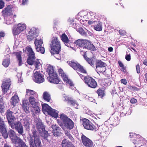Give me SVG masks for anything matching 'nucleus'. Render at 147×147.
<instances>
[{
  "label": "nucleus",
  "mask_w": 147,
  "mask_h": 147,
  "mask_svg": "<svg viewBox=\"0 0 147 147\" xmlns=\"http://www.w3.org/2000/svg\"><path fill=\"white\" fill-rule=\"evenodd\" d=\"M96 92L98 94V96L100 98H102L104 97L105 95V89L102 88H100L98 89Z\"/></svg>",
  "instance_id": "nucleus-27"
},
{
  "label": "nucleus",
  "mask_w": 147,
  "mask_h": 147,
  "mask_svg": "<svg viewBox=\"0 0 147 147\" xmlns=\"http://www.w3.org/2000/svg\"><path fill=\"white\" fill-rule=\"evenodd\" d=\"M42 96L44 100L48 102L50 101L51 99V95L48 92H44Z\"/></svg>",
  "instance_id": "nucleus-29"
},
{
  "label": "nucleus",
  "mask_w": 147,
  "mask_h": 147,
  "mask_svg": "<svg viewBox=\"0 0 147 147\" xmlns=\"http://www.w3.org/2000/svg\"><path fill=\"white\" fill-rule=\"evenodd\" d=\"M119 34L122 36L126 35V32L125 30H120L119 31Z\"/></svg>",
  "instance_id": "nucleus-54"
},
{
  "label": "nucleus",
  "mask_w": 147,
  "mask_h": 147,
  "mask_svg": "<svg viewBox=\"0 0 147 147\" xmlns=\"http://www.w3.org/2000/svg\"><path fill=\"white\" fill-rule=\"evenodd\" d=\"M82 124L84 128L87 130L96 131L99 129L98 126H95L90 120L86 118L83 119Z\"/></svg>",
  "instance_id": "nucleus-3"
},
{
  "label": "nucleus",
  "mask_w": 147,
  "mask_h": 147,
  "mask_svg": "<svg viewBox=\"0 0 147 147\" xmlns=\"http://www.w3.org/2000/svg\"><path fill=\"white\" fill-rule=\"evenodd\" d=\"M58 72L59 74L61 75V76H62V75H64V74H65L63 70L61 69H58Z\"/></svg>",
  "instance_id": "nucleus-55"
},
{
  "label": "nucleus",
  "mask_w": 147,
  "mask_h": 147,
  "mask_svg": "<svg viewBox=\"0 0 147 147\" xmlns=\"http://www.w3.org/2000/svg\"><path fill=\"white\" fill-rule=\"evenodd\" d=\"M28 119L29 118L28 117H26L24 119V126L27 130H29L30 128V123L28 121Z\"/></svg>",
  "instance_id": "nucleus-33"
},
{
  "label": "nucleus",
  "mask_w": 147,
  "mask_h": 147,
  "mask_svg": "<svg viewBox=\"0 0 147 147\" xmlns=\"http://www.w3.org/2000/svg\"><path fill=\"white\" fill-rule=\"evenodd\" d=\"M61 46L60 42L57 40V38H56V54H59L61 51Z\"/></svg>",
  "instance_id": "nucleus-26"
},
{
  "label": "nucleus",
  "mask_w": 147,
  "mask_h": 147,
  "mask_svg": "<svg viewBox=\"0 0 147 147\" xmlns=\"http://www.w3.org/2000/svg\"><path fill=\"white\" fill-rule=\"evenodd\" d=\"M11 81L10 79H8L5 81L3 82V83L1 87L2 90L4 94L7 92V91L9 89V87L11 84Z\"/></svg>",
  "instance_id": "nucleus-19"
},
{
  "label": "nucleus",
  "mask_w": 147,
  "mask_h": 147,
  "mask_svg": "<svg viewBox=\"0 0 147 147\" xmlns=\"http://www.w3.org/2000/svg\"><path fill=\"white\" fill-rule=\"evenodd\" d=\"M31 105V110H32L39 106V104L38 102H36L34 103H33Z\"/></svg>",
  "instance_id": "nucleus-52"
},
{
  "label": "nucleus",
  "mask_w": 147,
  "mask_h": 147,
  "mask_svg": "<svg viewBox=\"0 0 147 147\" xmlns=\"http://www.w3.org/2000/svg\"><path fill=\"white\" fill-rule=\"evenodd\" d=\"M69 25L71 26L72 27L75 29L77 28L76 24L75 23H74L73 20H70L69 21Z\"/></svg>",
  "instance_id": "nucleus-47"
},
{
  "label": "nucleus",
  "mask_w": 147,
  "mask_h": 147,
  "mask_svg": "<svg viewBox=\"0 0 147 147\" xmlns=\"http://www.w3.org/2000/svg\"><path fill=\"white\" fill-rule=\"evenodd\" d=\"M62 76H61V77H62L63 81L66 83L70 80L68 79V77L66 75H63Z\"/></svg>",
  "instance_id": "nucleus-51"
},
{
  "label": "nucleus",
  "mask_w": 147,
  "mask_h": 147,
  "mask_svg": "<svg viewBox=\"0 0 147 147\" xmlns=\"http://www.w3.org/2000/svg\"><path fill=\"white\" fill-rule=\"evenodd\" d=\"M105 83L107 85H109L111 84V80L109 78L106 79L104 80Z\"/></svg>",
  "instance_id": "nucleus-53"
},
{
  "label": "nucleus",
  "mask_w": 147,
  "mask_h": 147,
  "mask_svg": "<svg viewBox=\"0 0 147 147\" xmlns=\"http://www.w3.org/2000/svg\"><path fill=\"white\" fill-rule=\"evenodd\" d=\"M28 0H22V3L23 5L26 4Z\"/></svg>",
  "instance_id": "nucleus-62"
},
{
  "label": "nucleus",
  "mask_w": 147,
  "mask_h": 147,
  "mask_svg": "<svg viewBox=\"0 0 147 147\" xmlns=\"http://www.w3.org/2000/svg\"><path fill=\"white\" fill-rule=\"evenodd\" d=\"M61 38L62 41L65 43H68L69 42V40L65 33L62 34Z\"/></svg>",
  "instance_id": "nucleus-31"
},
{
  "label": "nucleus",
  "mask_w": 147,
  "mask_h": 147,
  "mask_svg": "<svg viewBox=\"0 0 147 147\" xmlns=\"http://www.w3.org/2000/svg\"><path fill=\"white\" fill-rule=\"evenodd\" d=\"M37 96H30L28 98V100L30 103L32 104L33 103L36 102V98Z\"/></svg>",
  "instance_id": "nucleus-41"
},
{
  "label": "nucleus",
  "mask_w": 147,
  "mask_h": 147,
  "mask_svg": "<svg viewBox=\"0 0 147 147\" xmlns=\"http://www.w3.org/2000/svg\"><path fill=\"white\" fill-rule=\"evenodd\" d=\"M10 125L12 129H15L20 135H23L24 133L23 127L20 121H18L12 123L10 122Z\"/></svg>",
  "instance_id": "nucleus-5"
},
{
  "label": "nucleus",
  "mask_w": 147,
  "mask_h": 147,
  "mask_svg": "<svg viewBox=\"0 0 147 147\" xmlns=\"http://www.w3.org/2000/svg\"><path fill=\"white\" fill-rule=\"evenodd\" d=\"M4 108V103L3 102L0 103V111L1 113L3 109Z\"/></svg>",
  "instance_id": "nucleus-57"
},
{
  "label": "nucleus",
  "mask_w": 147,
  "mask_h": 147,
  "mask_svg": "<svg viewBox=\"0 0 147 147\" xmlns=\"http://www.w3.org/2000/svg\"><path fill=\"white\" fill-rule=\"evenodd\" d=\"M133 143L135 145V147H139L142 145V142L141 140H138V141L136 140H133Z\"/></svg>",
  "instance_id": "nucleus-39"
},
{
  "label": "nucleus",
  "mask_w": 147,
  "mask_h": 147,
  "mask_svg": "<svg viewBox=\"0 0 147 147\" xmlns=\"http://www.w3.org/2000/svg\"><path fill=\"white\" fill-rule=\"evenodd\" d=\"M32 134L29 140L30 147H42L39 136L34 128L33 129Z\"/></svg>",
  "instance_id": "nucleus-1"
},
{
  "label": "nucleus",
  "mask_w": 147,
  "mask_h": 147,
  "mask_svg": "<svg viewBox=\"0 0 147 147\" xmlns=\"http://www.w3.org/2000/svg\"><path fill=\"white\" fill-rule=\"evenodd\" d=\"M41 132H42V136L45 139H46L48 141V140L47 138L49 136L47 131H46L45 129V130L42 131H41Z\"/></svg>",
  "instance_id": "nucleus-45"
},
{
  "label": "nucleus",
  "mask_w": 147,
  "mask_h": 147,
  "mask_svg": "<svg viewBox=\"0 0 147 147\" xmlns=\"http://www.w3.org/2000/svg\"><path fill=\"white\" fill-rule=\"evenodd\" d=\"M121 83L123 84L124 85H126L127 84V81L126 80L124 79H121Z\"/></svg>",
  "instance_id": "nucleus-60"
},
{
  "label": "nucleus",
  "mask_w": 147,
  "mask_h": 147,
  "mask_svg": "<svg viewBox=\"0 0 147 147\" xmlns=\"http://www.w3.org/2000/svg\"><path fill=\"white\" fill-rule=\"evenodd\" d=\"M33 80L34 82L37 83H42L45 81L44 76L40 72L36 71L34 73V78Z\"/></svg>",
  "instance_id": "nucleus-12"
},
{
  "label": "nucleus",
  "mask_w": 147,
  "mask_h": 147,
  "mask_svg": "<svg viewBox=\"0 0 147 147\" xmlns=\"http://www.w3.org/2000/svg\"><path fill=\"white\" fill-rule=\"evenodd\" d=\"M29 104L27 100H24L22 101V107L24 111L26 113H28L29 111Z\"/></svg>",
  "instance_id": "nucleus-23"
},
{
  "label": "nucleus",
  "mask_w": 147,
  "mask_h": 147,
  "mask_svg": "<svg viewBox=\"0 0 147 147\" xmlns=\"http://www.w3.org/2000/svg\"><path fill=\"white\" fill-rule=\"evenodd\" d=\"M81 140L83 144L86 147H92L93 143L91 140L84 134L81 136Z\"/></svg>",
  "instance_id": "nucleus-16"
},
{
  "label": "nucleus",
  "mask_w": 147,
  "mask_h": 147,
  "mask_svg": "<svg viewBox=\"0 0 147 147\" xmlns=\"http://www.w3.org/2000/svg\"><path fill=\"white\" fill-rule=\"evenodd\" d=\"M77 31L82 36H86L87 35V32L82 28H78Z\"/></svg>",
  "instance_id": "nucleus-40"
},
{
  "label": "nucleus",
  "mask_w": 147,
  "mask_h": 147,
  "mask_svg": "<svg viewBox=\"0 0 147 147\" xmlns=\"http://www.w3.org/2000/svg\"><path fill=\"white\" fill-rule=\"evenodd\" d=\"M19 98L17 95H14L11 98L10 100L11 104L14 106L18 102Z\"/></svg>",
  "instance_id": "nucleus-32"
},
{
  "label": "nucleus",
  "mask_w": 147,
  "mask_h": 147,
  "mask_svg": "<svg viewBox=\"0 0 147 147\" xmlns=\"http://www.w3.org/2000/svg\"><path fill=\"white\" fill-rule=\"evenodd\" d=\"M31 111L36 114L39 113L40 111V108L39 106L36 107L33 109L31 110Z\"/></svg>",
  "instance_id": "nucleus-42"
},
{
  "label": "nucleus",
  "mask_w": 147,
  "mask_h": 147,
  "mask_svg": "<svg viewBox=\"0 0 147 147\" xmlns=\"http://www.w3.org/2000/svg\"><path fill=\"white\" fill-rule=\"evenodd\" d=\"M125 59L127 61H130L131 59L130 54L126 55L125 56Z\"/></svg>",
  "instance_id": "nucleus-56"
},
{
  "label": "nucleus",
  "mask_w": 147,
  "mask_h": 147,
  "mask_svg": "<svg viewBox=\"0 0 147 147\" xmlns=\"http://www.w3.org/2000/svg\"><path fill=\"white\" fill-rule=\"evenodd\" d=\"M94 59L93 58H86L85 60L88 63L92 66L93 67L94 66V63L93 61Z\"/></svg>",
  "instance_id": "nucleus-38"
},
{
  "label": "nucleus",
  "mask_w": 147,
  "mask_h": 147,
  "mask_svg": "<svg viewBox=\"0 0 147 147\" xmlns=\"http://www.w3.org/2000/svg\"><path fill=\"white\" fill-rule=\"evenodd\" d=\"M84 39H79L76 40L74 42V45L78 47H83Z\"/></svg>",
  "instance_id": "nucleus-28"
},
{
  "label": "nucleus",
  "mask_w": 147,
  "mask_h": 147,
  "mask_svg": "<svg viewBox=\"0 0 147 147\" xmlns=\"http://www.w3.org/2000/svg\"><path fill=\"white\" fill-rule=\"evenodd\" d=\"M60 118L63 120L64 125L67 129L71 130L74 126V123L67 117L63 114L60 115Z\"/></svg>",
  "instance_id": "nucleus-4"
},
{
  "label": "nucleus",
  "mask_w": 147,
  "mask_h": 147,
  "mask_svg": "<svg viewBox=\"0 0 147 147\" xmlns=\"http://www.w3.org/2000/svg\"><path fill=\"white\" fill-rule=\"evenodd\" d=\"M83 43V47L93 51H95L96 50L95 46L89 41L84 39Z\"/></svg>",
  "instance_id": "nucleus-18"
},
{
  "label": "nucleus",
  "mask_w": 147,
  "mask_h": 147,
  "mask_svg": "<svg viewBox=\"0 0 147 147\" xmlns=\"http://www.w3.org/2000/svg\"><path fill=\"white\" fill-rule=\"evenodd\" d=\"M10 63V60L9 59L7 58L3 60L2 64L5 67H7L9 64Z\"/></svg>",
  "instance_id": "nucleus-36"
},
{
  "label": "nucleus",
  "mask_w": 147,
  "mask_h": 147,
  "mask_svg": "<svg viewBox=\"0 0 147 147\" xmlns=\"http://www.w3.org/2000/svg\"><path fill=\"white\" fill-rule=\"evenodd\" d=\"M0 132L5 138L8 137V135L6 130L4 121L0 117Z\"/></svg>",
  "instance_id": "nucleus-17"
},
{
  "label": "nucleus",
  "mask_w": 147,
  "mask_h": 147,
  "mask_svg": "<svg viewBox=\"0 0 147 147\" xmlns=\"http://www.w3.org/2000/svg\"><path fill=\"white\" fill-rule=\"evenodd\" d=\"M56 84H61L62 82L61 81L60 79H59L58 77V75L57 74H56Z\"/></svg>",
  "instance_id": "nucleus-50"
},
{
  "label": "nucleus",
  "mask_w": 147,
  "mask_h": 147,
  "mask_svg": "<svg viewBox=\"0 0 147 147\" xmlns=\"http://www.w3.org/2000/svg\"><path fill=\"white\" fill-rule=\"evenodd\" d=\"M39 60L38 59H37L36 60H33V63L32 65H34L35 66L36 68L37 69H39V66L40 65V62L39 61Z\"/></svg>",
  "instance_id": "nucleus-37"
},
{
  "label": "nucleus",
  "mask_w": 147,
  "mask_h": 147,
  "mask_svg": "<svg viewBox=\"0 0 147 147\" xmlns=\"http://www.w3.org/2000/svg\"><path fill=\"white\" fill-rule=\"evenodd\" d=\"M50 52L52 55L55 54V38L53 37L52 39L50 44Z\"/></svg>",
  "instance_id": "nucleus-22"
},
{
  "label": "nucleus",
  "mask_w": 147,
  "mask_h": 147,
  "mask_svg": "<svg viewBox=\"0 0 147 147\" xmlns=\"http://www.w3.org/2000/svg\"><path fill=\"white\" fill-rule=\"evenodd\" d=\"M26 95H28L30 96H38V95L37 93L33 90H29L28 89H26Z\"/></svg>",
  "instance_id": "nucleus-30"
},
{
  "label": "nucleus",
  "mask_w": 147,
  "mask_h": 147,
  "mask_svg": "<svg viewBox=\"0 0 147 147\" xmlns=\"http://www.w3.org/2000/svg\"><path fill=\"white\" fill-rule=\"evenodd\" d=\"M84 82L88 86L91 88H95L97 86V83L95 80L89 76H86L84 79Z\"/></svg>",
  "instance_id": "nucleus-7"
},
{
  "label": "nucleus",
  "mask_w": 147,
  "mask_h": 147,
  "mask_svg": "<svg viewBox=\"0 0 147 147\" xmlns=\"http://www.w3.org/2000/svg\"><path fill=\"white\" fill-rule=\"evenodd\" d=\"M47 71L49 75L47 78L49 81L51 83L55 84V73L53 67L51 65L48 66Z\"/></svg>",
  "instance_id": "nucleus-6"
},
{
  "label": "nucleus",
  "mask_w": 147,
  "mask_h": 147,
  "mask_svg": "<svg viewBox=\"0 0 147 147\" xmlns=\"http://www.w3.org/2000/svg\"><path fill=\"white\" fill-rule=\"evenodd\" d=\"M65 135L66 136H67L70 139V140L73 142H74V139L72 137V135L67 131H66L65 132Z\"/></svg>",
  "instance_id": "nucleus-43"
},
{
  "label": "nucleus",
  "mask_w": 147,
  "mask_h": 147,
  "mask_svg": "<svg viewBox=\"0 0 147 147\" xmlns=\"http://www.w3.org/2000/svg\"><path fill=\"white\" fill-rule=\"evenodd\" d=\"M61 145L62 147H71L74 145L71 142L67 141L65 139L62 140Z\"/></svg>",
  "instance_id": "nucleus-25"
},
{
  "label": "nucleus",
  "mask_w": 147,
  "mask_h": 147,
  "mask_svg": "<svg viewBox=\"0 0 147 147\" xmlns=\"http://www.w3.org/2000/svg\"><path fill=\"white\" fill-rule=\"evenodd\" d=\"M127 88L131 91H138L139 89L138 88L135 86L131 85L128 86Z\"/></svg>",
  "instance_id": "nucleus-46"
},
{
  "label": "nucleus",
  "mask_w": 147,
  "mask_h": 147,
  "mask_svg": "<svg viewBox=\"0 0 147 147\" xmlns=\"http://www.w3.org/2000/svg\"><path fill=\"white\" fill-rule=\"evenodd\" d=\"M13 7V6L12 5H8L5 9L2 11L4 17L5 18L11 17L13 16L12 9Z\"/></svg>",
  "instance_id": "nucleus-15"
},
{
  "label": "nucleus",
  "mask_w": 147,
  "mask_h": 147,
  "mask_svg": "<svg viewBox=\"0 0 147 147\" xmlns=\"http://www.w3.org/2000/svg\"><path fill=\"white\" fill-rule=\"evenodd\" d=\"M94 29L97 31H100L102 30V24L101 22H96V24L94 26Z\"/></svg>",
  "instance_id": "nucleus-35"
},
{
  "label": "nucleus",
  "mask_w": 147,
  "mask_h": 147,
  "mask_svg": "<svg viewBox=\"0 0 147 147\" xmlns=\"http://www.w3.org/2000/svg\"><path fill=\"white\" fill-rule=\"evenodd\" d=\"M15 55L16 57V58L18 61V64L19 66L21 65L22 63V60L21 52H17L15 53Z\"/></svg>",
  "instance_id": "nucleus-34"
},
{
  "label": "nucleus",
  "mask_w": 147,
  "mask_h": 147,
  "mask_svg": "<svg viewBox=\"0 0 147 147\" xmlns=\"http://www.w3.org/2000/svg\"><path fill=\"white\" fill-rule=\"evenodd\" d=\"M96 70L100 73H103L106 70V64L101 60H97L95 63Z\"/></svg>",
  "instance_id": "nucleus-10"
},
{
  "label": "nucleus",
  "mask_w": 147,
  "mask_h": 147,
  "mask_svg": "<svg viewBox=\"0 0 147 147\" xmlns=\"http://www.w3.org/2000/svg\"><path fill=\"white\" fill-rule=\"evenodd\" d=\"M9 136L10 138L16 135V133L14 131L10 129L8 132Z\"/></svg>",
  "instance_id": "nucleus-49"
},
{
  "label": "nucleus",
  "mask_w": 147,
  "mask_h": 147,
  "mask_svg": "<svg viewBox=\"0 0 147 147\" xmlns=\"http://www.w3.org/2000/svg\"><path fill=\"white\" fill-rule=\"evenodd\" d=\"M68 64L74 69L83 74H86V71L77 61L74 60L67 61Z\"/></svg>",
  "instance_id": "nucleus-2"
},
{
  "label": "nucleus",
  "mask_w": 147,
  "mask_h": 147,
  "mask_svg": "<svg viewBox=\"0 0 147 147\" xmlns=\"http://www.w3.org/2000/svg\"><path fill=\"white\" fill-rule=\"evenodd\" d=\"M4 3L2 0H0V9H2L4 7Z\"/></svg>",
  "instance_id": "nucleus-61"
},
{
  "label": "nucleus",
  "mask_w": 147,
  "mask_h": 147,
  "mask_svg": "<svg viewBox=\"0 0 147 147\" xmlns=\"http://www.w3.org/2000/svg\"><path fill=\"white\" fill-rule=\"evenodd\" d=\"M12 142L15 144H19L22 140L19 138L16 135L10 138Z\"/></svg>",
  "instance_id": "nucleus-24"
},
{
  "label": "nucleus",
  "mask_w": 147,
  "mask_h": 147,
  "mask_svg": "<svg viewBox=\"0 0 147 147\" xmlns=\"http://www.w3.org/2000/svg\"><path fill=\"white\" fill-rule=\"evenodd\" d=\"M78 73V74L79 76H80L81 77V78L83 79L84 81V79L86 78V76L85 77L82 74H81L79 73Z\"/></svg>",
  "instance_id": "nucleus-63"
},
{
  "label": "nucleus",
  "mask_w": 147,
  "mask_h": 147,
  "mask_svg": "<svg viewBox=\"0 0 147 147\" xmlns=\"http://www.w3.org/2000/svg\"><path fill=\"white\" fill-rule=\"evenodd\" d=\"M34 43L36 51L41 53L44 54L45 53V50L44 48L42 46V45L43 44L42 40H39L36 38Z\"/></svg>",
  "instance_id": "nucleus-9"
},
{
  "label": "nucleus",
  "mask_w": 147,
  "mask_h": 147,
  "mask_svg": "<svg viewBox=\"0 0 147 147\" xmlns=\"http://www.w3.org/2000/svg\"><path fill=\"white\" fill-rule=\"evenodd\" d=\"M42 111L47 112L49 115L55 118V110L53 109L47 104H42Z\"/></svg>",
  "instance_id": "nucleus-11"
},
{
  "label": "nucleus",
  "mask_w": 147,
  "mask_h": 147,
  "mask_svg": "<svg viewBox=\"0 0 147 147\" xmlns=\"http://www.w3.org/2000/svg\"><path fill=\"white\" fill-rule=\"evenodd\" d=\"M136 69L137 72L138 74L140 73V66L139 64H138L136 66Z\"/></svg>",
  "instance_id": "nucleus-59"
},
{
  "label": "nucleus",
  "mask_w": 147,
  "mask_h": 147,
  "mask_svg": "<svg viewBox=\"0 0 147 147\" xmlns=\"http://www.w3.org/2000/svg\"><path fill=\"white\" fill-rule=\"evenodd\" d=\"M137 102V100L134 98H132L130 100V102L132 104L136 103Z\"/></svg>",
  "instance_id": "nucleus-58"
},
{
  "label": "nucleus",
  "mask_w": 147,
  "mask_h": 147,
  "mask_svg": "<svg viewBox=\"0 0 147 147\" xmlns=\"http://www.w3.org/2000/svg\"><path fill=\"white\" fill-rule=\"evenodd\" d=\"M26 49L29 53L27 62L29 64L32 65L33 60H35L36 59L35 53L31 47H27L26 48Z\"/></svg>",
  "instance_id": "nucleus-8"
},
{
  "label": "nucleus",
  "mask_w": 147,
  "mask_h": 147,
  "mask_svg": "<svg viewBox=\"0 0 147 147\" xmlns=\"http://www.w3.org/2000/svg\"><path fill=\"white\" fill-rule=\"evenodd\" d=\"M36 126L37 130L39 132L45 130V127L41 120H38L37 121Z\"/></svg>",
  "instance_id": "nucleus-21"
},
{
  "label": "nucleus",
  "mask_w": 147,
  "mask_h": 147,
  "mask_svg": "<svg viewBox=\"0 0 147 147\" xmlns=\"http://www.w3.org/2000/svg\"><path fill=\"white\" fill-rule=\"evenodd\" d=\"M119 65L120 67H123L124 66V65L123 63L120 61H119L118 62Z\"/></svg>",
  "instance_id": "nucleus-64"
},
{
  "label": "nucleus",
  "mask_w": 147,
  "mask_h": 147,
  "mask_svg": "<svg viewBox=\"0 0 147 147\" xmlns=\"http://www.w3.org/2000/svg\"><path fill=\"white\" fill-rule=\"evenodd\" d=\"M68 103H70L72 105L75 106H78V104L76 101L75 100H73L71 98H70V100L68 101Z\"/></svg>",
  "instance_id": "nucleus-44"
},
{
  "label": "nucleus",
  "mask_w": 147,
  "mask_h": 147,
  "mask_svg": "<svg viewBox=\"0 0 147 147\" xmlns=\"http://www.w3.org/2000/svg\"><path fill=\"white\" fill-rule=\"evenodd\" d=\"M17 147H28V146L22 140L18 144V145Z\"/></svg>",
  "instance_id": "nucleus-48"
},
{
  "label": "nucleus",
  "mask_w": 147,
  "mask_h": 147,
  "mask_svg": "<svg viewBox=\"0 0 147 147\" xmlns=\"http://www.w3.org/2000/svg\"><path fill=\"white\" fill-rule=\"evenodd\" d=\"M13 113L10 110H8L6 113V116L8 121V123L10 125V122L11 123H13V121L15 119V117L13 115Z\"/></svg>",
  "instance_id": "nucleus-20"
},
{
  "label": "nucleus",
  "mask_w": 147,
  "mask_h": 147,
  "mask_svg": "<svg viewBox=\"0 0 147 147\" xmlns=\"http://www.w3.org/2000/svg\"><path fill=\"white\" fill-rule=\"evenodd\" d=\"M26 28V25L24 24L20 23L18 24L17 26L14 28L13 30V33L14 35L18 34L21 32L23 31Z\"/></svg>",
  "instance_id": "nucleus-13"
},
{
  "label": "nucleus",
  "mask_w": 147,
  "mask_h": 147,
  "mask_svg": "<svg viewBox=\"0 0 147 147\" xmlns=\"http://www.w3.org/2000/svg\"><path fill=\"white\" fill-rule=\"evenodd\" d=\"M38 33L36 29L34 28H32L30 30L27 34L28 40L30 41L34 38L38 36Z\"/></svg>",
  "instance_id": "nucleus-14"
}]
</instances>
